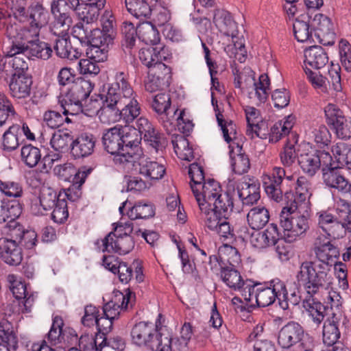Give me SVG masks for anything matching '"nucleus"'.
I'll list each match as a JSON object with an SVG mask.
<instances>
[{
	"instance_id": "obj_42",
	"label": "nucleus",
	"mask_w": 351,
	"mask_h": 351,
	"mask_svg": "<svg viewBox=\"0 0 351 351\" xmlns=\"http://www.w3.org/2000/svg\"><path fill=\"white\" fill-rule=\"evenodd\" d=\"M234 187L228 186L227 189L216 197L211 203V206L219 210L223 215L230 217L234 208Z\"/></svg>"
},
{
	"instance_id": "obj_60",
	"label": "nucleus",
	"mask_w": 351,
	"mask_h": 351,
	"mask_svg": "<svg viewBox=\"0 0 351 351\" xmlns=\"http://www.w3.org/2000/svg\"><path fill=\"white\" fill-rule=\"evenodd\" d=\"M16 115L14 106L8 96L0 93V127L5 125L10 117L14 118Z\"/></svg>"
},
{
	"instance_id": "obj_19",
	"label": "nucleus",
	"mask_w": 351,
	"mask_h": 351,
	"mask_svg": "<svg viewBox=\"0 0 351 351\" xmlns=\"http://www.w3.org/2000/svg\"><path fill=\"white\" fill-rule=\"evenodd\" d=\"M99 29H94L90 31V38L88 42L89 47L87 50V56L94 61L101 62L107 60L109 46L113 44L110 38H102Z\"/></svg>"
},
{
	"instance_id": "obj_29",
	"label": "nucleus",
	"mask_w": 351,
	"mask_h": 351,
	"mask_svg": "<svg viewBox=\"0 0 351 351\" xmlns=\"http://www.w3.org/2000/svg\"><path fill=\"white\" fill-rule=\"evenodd\" d=\"M55 35L57 37L53 48L57 56L71 60L78 59L81 56V50L71 45L69 32Z\"/></svg>"
},
{
	"instance_id": "obj_55",
	"label": "nucleus",
	"mask_w": 351,
	"mask_h": 351,
	"mask_svg": "<svg viewBox=\"0 0 351 351\" xmlns=\"http://www.w3.org/2000/svg\"><path fill=\"white\" fill-rule=\"evenodd\" d=\"M155 214V210L152 204L149 202H136L128 212V216L130 220L138 219H148Z\"/></svg>"
},
{
	"instance_id": "obj_61",
	"label": "nucleus",
	"mask_w": 351,
	"mask_h": 351,
	"mask_svg": "<svg viewBox=\"0 0 351 351\" xmlns=\"http://www.w3.org/2000/svg\"><path fill=\"white\" fill-rule=\"evenodd\" d=\"M102 29L100 32L104 38H110V41L114 40L116 36V21L114 16L108 11H105L101 16Z\"/></svg>"
},
{
	"instance_id": "obj_30",
	"label": "nucleus",
	"mask_w": 351,
	"mask_h": 351,
	"mask_svg": "<svg viewBox=\"0 0 351 351\" xmlns=\"http://www.w3.org/2000/svg\"><path fill=\"white\" fill-rule=\"evenodd\" d=\"M9 45L5 47L3 51V53L8 54V56L10 58L11 64L14 71H16V75L28 74L27 73L28 63L26 60L27 56L24 51H16V49H14L20 47L19 42L14 39H9Z\"/></svg>"
},
{
	"instance_id": "obj_4",
	"label": "nucleus",
	"mask_w": 351,
	"mask_h": 351,
	"mask_svg": "<svg viewBox=\"0 0 351 351\" xmlns=\"http://www.w3.org/2000/svg\"><path fill=\"white\" fill-rule=\"evenodd\" d=\"M212 103L216 112L217 121L223 132L224 140L230 143L229 154L231 159V167L234 173L243 175L247 173L250 168V161L247 155L241 153L242 147L233 141L237 137L236 124L230 119H226L221 112L219 111L218 106L214 104V98H212Z\"/></svg>"
},
{
	"instance_id": "obj_63",
	"label": "nucleus",
	"mask_w": 351,
	"mask_h": 351,
	"mask_svg": "<svg viewBox=\"0 0 351 351\" xmlns=\"http://www.w3.org/2000/svg\"><path fill=\"white\" fill-rule=\"evenodd\" d=\"M331 151L333 156L330 155V158H329V162L327 163V165H335L337 167H344L346 165L349 156L346 153L344 143H337L332 147Z\"/></svg>"
},
{
	"instance_id": "obj_36",
	"label": "nucleus",
	"mask_w": 351,
	"mask_h": 351,
	"mask_svg": "<svg viewBox=\"0 0 351 351\" xmlns=\"http://www.w3.org/2000/svg\"><path fill=\"white\" fill-rule=\"evenodd\" d=\"M24 138H21V130L19 124H12L3 134L1 149L5 152H12L20 145H24Z\"/></svg>"
},
{
	"instance_id": "obj_7",
	"label": "nucleus",
	"mask_w": 351,
	"mask_h": 351,
	"mask_svg": "<svg viewBox=\"0 0 351 351\" xmlns=\"http://www.w3.org/2000/svg\"><path fill=\"white\" fill-rule=\"evenodd\" d=\"M123 34L122 47L133 55L135 49L136 36L147 45H156L160 42L158 30L151 23H144L137 28L132 23L125 22L121 27Z\"/></svg>"
},
{
	"instance_id": "obj_32",
	"label": "nucleus",
	"mask_w": 351,
	"mask_h": 351,
	"mask_svg": "<svg viewBox=\"0 0 351 351\" xmlns=\"http://www.w3.org/2000/svg\"><path fill=\"white\" fill-rule=\"evenodd\" d=\"M116 274L118 275L119 281L125 285L130 283L134 279V275L137 282H141L144 280L143 266L141 262L138 260L134 261L130 265L126 262H123L118 267Z\"/></svg>"
},
{
	"instance_id": "obj_9",
	"label": "nucleus",
	"mask_w": 351,
	"mask_h": 351,
	"mask_svg": "<svg viewBox=\"0 0 351 351\" xmlns=\"http://www.w3.org/2000/svg\"><path fill=\"white\" fill-rule=\"evenodd\" d=\"M213 20L214 24L221 34L232 38L234 48L237 51L236 53L240 56L237 58L240 62H243L246 58L247 51L242 39L237 36L238 26L232 14L227 10L216 9L213 13Z\"/></svg>"
},
{
	"instance_id": "obj_40",
	"label": "nucleus",
	"mask_w": 351,
	"mask_h": 351,
	"mask_svg": "<svg viewBox=\"0 0 351 351\" xmlns=\"http://www.w3.org/2000/svg\"><path fill=\"white\" fill-rule=\"evenodd\" d=\"M120 128L115 126L106 130L102 135V144L104 149L117 156L123 147V139Z\"/></svg>"
},
{
	"instance_id": "obj_21",
	"label": "nucleus",
	"mask_w": 351,
	"mask_h": 351,
	"mask_svg": "<svg viewBox=\"0 0 351 351\" xmlns=\"http://www.w3.org/2000/svg\"><path fill=\"white\" fill-rule=\"evenodd\" d=\"M244 112L247 121L246 135L252 139L254 137L267 138L266 130L263 128L265 122L262 119L260 110L247 106L244 108Z\"/></svg>"
},
{
	"instance_id": "obj_17",
	"label": "nucleus",
	"mask_w": 351,
	"mask_h": 351,
	"mask_svg": "<svg viewBox=\"0 0 351 351\" xmlns=\"http://www.w3.org/2000/svg\"><path fill=\"white\" fill-rule=\"evenodd\" d=\"M136 295L130 289L125 290V293L119 291L114 293L112 300L103 307L102 315L114 320L119 316L121 310L132 308L135 304Z\"/></svg>"
},
{
	"instance_id": "obj_24",
	"label": "nucleus",
	"mask_w": 351,
	"mask_h": 351,
	"mask_svg": "<svg viewBox=\"0 0 351 351\" xmlns=\"http://www.w3.org/2000/svg\"><path fill=\"white\" fill-rule=\"evenodd\" d=\"M93 88V85L90 81L78 77L61 97L64 99V102L82 104V101L89 96Z\"/></svg>"
},
{
	"instance_id": "obj_8",
	"label": "nucleus",
	"mask_w": 351,
	"mask_h": 351,
	"mask_svg": "<svg viewBox=\"0 0 351 351\" xmlns=\"http://www.w3.org/2000/svg\"><path fill=\"white\" fill-rule=\"evenodd\" d=\"M253 290H250L249 297H243L250 308L266 307L272 304L276 300L278 301V294L284 289V282L278 278L273 279L263 283L254 281Z\"/></svg>"
},
{
	"instance_id": "obj_47",
	"label": "nucleus",
	"mask_w": 351,
	"mask_h": 351,
	"mask_svg": "<svg viewBox=\"0 0 351 351\" xmlns=\"http://www.w3.org/2000/svg\"><path fill=\"white\" fill-rule=\"evenodd\" d=\"M162 51L163 49L159 50L158 47L142 48L138 52V58L142 64L147 68L156 69L159 64H163L162 61L165 59L162 55Z\"/></svg>"
},
{
	"instance_id": "obj_49",
	"label": "nucleus",
	"mask_w": 351,
	"mask_h": 351,
	"mask_svg": "<svg viewBox=\"0 0 351 351\" xmlns=\"http://www.w3.org/2000/svg\"><path fill=\"white\" fill-rule=\"evenodd\" d=\"M113 79L114 82L110 84L119 90L123 97L135 95L136 93L130 83V74L127 69L115 70Z\"/></svg>"
},
{
	"instance_id": "obj_37",
	"label": "nucleus",
	"mask_w": 351,
	"mask_h": 351,
	"mask_svg": "<svg viewBox=\"0 0 351 351\" xmlns=\"http://www.w3.org/2000/svg\"><path fill=\"white\" fill-rule=\"evenodd\" d=\"M318 297L308 296V298L303 302L304 308L317 324H321L325 316L329 315L330 311H332V306L329 308L328 306L324 305Z\"/></svg>"
},
{
	"instance_id": "obj_54",
	"label": "nucleus",
	"mask_w": 351,
	"mask_h": 351,
	"mask_svg": "<svg viewBox=\"0 0 351 351\" xmlns=\"http://www.w3.org/2000/svg\"><path fill=\"white\" fill-rule=\"evenodd\" d=\"M40 149L31 143H24L21 149V158L28 167H35L41 160Z\"/></svg>"
},
{
	"instance_id": "obj_43",
	"label": "nucleus",
	"mask_w": 351,
	"mask_h": 351,
	"mask_svg": "<svg viewBox=\"0 0 351 351\" xmlns=\"http://www.w3.org/2000/svg\"><path fill=\"white\" fill-rule=\"evenodd\" d=\"M171 97L169 94L159 93L156 95L152 101V108L157 113L158 121L165 128L167 127L168 110L171 107Z\"/></svg>"
},
{
	"instance_id": "obj_6",
	"label": "nucleus",
	"mask_w": 351,
	"mask_h": 351,
	"mask_svg": "<svg viewBox=\"0 0 351 351\" xmlns=\"http://www.w3.org/2000/svg\"><path fill=\"white\" fill-rule=\"evenodd\" d=\"M295 204L291 202L290 205L284 206L280 213V223L283 228L284 239L288 243L295 241L309 228L308 216L297 211L301 206Z\"/></svg>"
},
{
	"instance_id": "obj_50",
	"label": "nucleus",
	"mask_w": 351,
	"mask_h": 351,
	"mask_svg": "<svg viewBox=\"0 0 351 351\" xmlns=\"http://www.w3.org/2000/svg\"><path fill=\"white\" fill-rule=\"evenodd\" d=\"M247 220L253 230H260L269 222V210L265 206L254 207L248 212Z\"/></svg>"
},
{
	"instance_id": "obj_38",
	"label": "nucleus",
	"mask_w": 351,
	"mask_h": 351,
	"mask_svg": "<svg viewBox=\"0 0 351 351\" xmlns=\"http://www.w3.org/2000/svg\"><path fill=\"white\" fill-rule=\"evenodd\" d=\"M200 219L204 222V226L209 230H216L217 226L222 221L228 219L226 215L221 213L217 208L212 207L206 203H199Z\"/></svg>"
},
{
	"instance_id": "obj_1",
	"label": "nucleus",
	"mask_w": 351,
	"mask_h": 351,
	"mask_svg": "<svg viewBox=\"0 0 351 351\" xmlns=\"http://www.w3.org/2000/svg\"><path fill=\"white\" fill-rule=\"evenodd\" d=\"M295 278L308 296L313 297L319 296L324 292L329 293L332 283L331 270L326 265H318L313 261H304L300 264Z\"/></svg>"
},
{
	"instance_id": "obj_57",
	"label": "nucleus",
	"mask_w": 351,
	"mask_h": 351,
	"mask_svg": "<svg viewBox=\"0 0 351 351\" xmlns=\"http://www.w3.org/2000/svg\"><path fill=\"white\" fill-rule=\"evenodd\" d=\"M97 97L100 98L103 107L112 110H117L119 106V101L123 99L122 93L110 84H108L106 93L99 94Z\"/></svg>"
},
{
	"instance_id": "obj_14",
	"label": "nucleus",
	"mask_w": 351,
	"mask_h": 351,
	"mask_svg": "<svg viewBox=\"0 0 351 351\" xmlns=\"http://www.w3.org/2000/svg\"><path fill=\"white\" fill-rule=\"evenodd\" d=\"M329 152L312 147L304 150L298 156L299 166L302 171L310 177L314 176L320 168L329 162Z\"/></svg>"
},
{
	"instance_id": "obj_64",
	"label": "nucleus",
	"mask_w": 351,
	"mask_h": 351,
	"mask_svg": "<svg viewBox=\"0 0 351 351\" xmlns=\"http://www.w3.org/2000/svg\"><path fill=\"white\" fill-rule=\"evenodd\" d=\"M339 54L341 66L348 73H351V45L341 39L339 43Z\"/></svg>"
},
{
	"instance_id": "obj_56",
	"label": "nucleus",
	"mask_w": 351,
	"mask_h": 351,
	"mask_svg": "<svg viewBox=\"0 0 351 351\" xmlns=\"http://www.w3.org/2000/svg\"><path fill=\"white\" fill-rule=\"evenodd\" d=\"M303 19H296L293 24V34L295 39L300 43L312 39V31L310 30L308 16Z\"/></svg>"
},
{
	"instance_id": "obj_22",
	"label": "nucleus",
	"mask_w": 351,
	"mask_h": 351,
	"mask_svg": "<svg viewBox=\"0 0 351 351\" xmlns=\"http://www.w3.org/2000/svg\"><path fill=\"white\" fill-rule=\"evenodd\" d=\"M10 283V289L14 297L19 301V305L21 307V312L29 313L34 302L33 294H29L27 291L26 285L24 282L17 280L14 274H10L8 276Z\"/></svg>"
},
{
	"instance_id": "obj_35",
	"label": "nucleus",
	"mask_w": 351,
	"mask_h": 351,
	"mask_svg": "<svg viewBox=\"0 0 351 351\" xmlns=\"http://www.w3.org/2000/svg\"><path fill=\"white\" fill-rule=\"evenodd\" d=\"M200 189L201 191H199L196 193H193L198 206H199V203L211 205L212 202L224 191L219 182L214 179L207 180L203 183Z\"/></svg>"
},
{
	"instance_id": "obj_15",
	"label": "nucleus",
	"mask_w": 351,
	"mask_h": 351,
	"mask_svg": "<svg viewBox=\"0 0 351 351\" xmlns=\"http://www.w3.org/2000/svg\"><path fill=\"white\" fill-rule=\"evenodd\" d=\"M220 278L232 290L239 291L242 297H249L250 290H253L254 280H244L237 267L228 266L226 264L220 265Z\"/></svg>"
},
{
	"instance_id": "obj_41",
	"label": "nucleus",
	"mask_w": 351,
	"mask_h": 351,
	"mask_svg": "<svg viewBox=\"0 0 351 351\" xmlns=\"http://www.w3.org/2000/svg\"><path fill=\"white\" fill-rule=\"evenodd\" d=\"M139 173L150 180H158L164 177L166 169L161 162L145 157L139 162Z\"/></svg>"
},
{
	"instance_id": "obj_44",
	"label": "nucleus",
	"mask_w": 351,
	"mask_h": 351,
	"mask_svg": "<svg viewBox=\"0 0 351 351\" xmlns=\"http://www.w3.org/2000/svg\"><path fill=\"white\" fill-rule=\"evenodd\" d=\"M145 156L143 154V149L141 145H123L120 152L114 157L117 163L125 164L127 162H138L144 159Z\"/></svg>"
},
{
	"instance_id": "obj_62",
	"label": "nucleus",
	"mask_w": 351,
	"mask_h": 351,
	"mask_svg": "<svg viewBox=\"0 0 351 351\" xmlns=\"http://www.w3.org/2000/svg\"><path fill=\"white\" fill-rule=\"evenodd\" d=\"M278 304L283 310L289 309L291 306H295L298 305L301 300L299 291H293L289 293L285 282L284 289H282V291L278 294Z\"/></svg>"
},
{
	"instance_id": "obj_26",
	"label": "nucleus",
	"mask_w": 351,
	"mask_h": 351,
	"mask_svg": "<svg viewBox=\"0 0 351 351\" xmlns=\"http://www.w3.org/2000/svg\"><path fill=\"white\" fill-rule=\"evenodd\" d=\"M136 97V93L132 96L123 97L117 109L116 113L119 112L118 120H122L125 124H129L139 116L141 108Z\"/></svg>"
},
{
	"instance_id": "obj_5",
	"label": "nucleus",
	"mask_w": 351,
	"mask_h": 351,
	"mask_svg": "<svg viewBox=\"0 0 351 351\" xmlns=\"http://www.w3.org/2000/svg\"><path fill=\"white\" fill-rule=\"evenodd\" d=\"M132 343L151 351H172L173 339L171 335L160 338L154 324L139 322L133 326L131 332Z\"/></svg>"
},
{
	"instance_id": "obj_51",
	"label": "nucleus",
	"mask_w": 351,
	"mask_h": 351,
	"mask_svg": "<svg viewBox=\"0 0 351 351\" xmlns=\"http://www.w3.org/2000/svg\"><path fill=\"white\" fill-rule=\"evenodd\" d=\"M125 4L128 11L136 19H147L152 14L149 0H125Z\"/></svg>"
},
{
	"instance_id": "obj_34",
	"label": "nucleus",
	"mask_w": 351,
	"mask_h": 351,
	"mask_svg": "<svg viewBox=\"0 0 351 351\" xmlns=\"http://www.w3.org/2000/svg\"><path fill=\"white\" fill-rule=\"evenodd\" d=\"M304 68L319 69L328 62V57L325 50L318 45L308 47L304 51Z\"/></svg>"
},
{
	"instance_id": "obj_3",
	"label": "nucleus",
	"mask_w": 351,
	"mask_h": 351,
	"mask_svg": "<svg viewBox=\"0 0 351 351\" xmlns=\"http://www.w3.org/2000/svg\"><path fill=\"white\" fill-rule=\"evenodd\" d=\"M113 229L104 239L97 240L96 245L103 252L116 253L125 255L134 247V236H138L141 230H134L133 223L130 221L113 223Z\"/></svg>"
},
{
	"instance_id": "obj_10",
	"label": "nucleus",
	"mask_w": 351,
	"mask_h": 351,
	"mask_svg": "<svg viewBox=\"0 0 351 351\" xmlns=\"http://www.w3.org/2000/svg\"><path fill=\"white\" fill-rule=\"evenodd\" d=\"M311 339L300 324L291 321L279 330L278 344L283 350L296 351L302 346H309Z\"/></svg>"
},
{
	"instance_id": "obj_31",
	"label": "nucleus",
	"mask_w": 351,
	"mask_h": 351,
	"mask_svg": "<svg viewBox=\"0 0 351 351\" xmlns=\"http://www.w3.org/2000/svg\"><path fill=\"white\" fill-rule=\"evenodd\" d=\"M319 240V239L316 240L314 247V252L317 260L313 261L318 265H325L328 269L331 270L332 264L335 263L334 259L339 256V250L330 241H328L321 243Z\"/></svg>"
},
{
	"instance_id": "obj_11",
	"label": "nucleus",
	"mask_w": 351,
	"mask_h": 351,
	"mask_svg": "<svg viewBox=\"0 0 351 351\" xmlns=\"http://www.w3.org/2000/svg\"><path fill=\"white\" fill-rule=\"evenodd\" d=\"M284 179L295 181L293 175L287 176L283 167L275 166L267 173L262 176L263 186L267 196L276 202L282 200L284 191L282 188ZM286 198L293 197V194L285 192Z\"/></svg>"
},
{
	"instance_id": "obj_18",
	"label": "nucleus",
	"mask_w": 351,
	"mask_h": 351,
	"mask_svg": "<svg viewBox=\"0 0 351 351\" xmlns=\"http://www.w3.org/2000/svg\"><path fill=\"white\" fill-rule=\"evenodd\" d=\"M171 79V68L165 64H159L156 69L149 71L144 80L145 89L149 93L164 90L170 85Z\"/></svg>"
},
{
	"instance_id": "obj_53",
	"label": "nucleus",
	"mask_w": 351,
	"mask_h": 351,
	"mask_svg": "<svg viewBox=\"0 0 351 351\" xmlns=\"http://www.w3.org/2000/svg\"><path fill=\"white\" fill-rule=\"evenodd\" d=\"M174 152L179 158L183 160L191 161L194 158L193 147L187 138L182 135L176 136L172 140Z\"/></svg>"
},
{
	"instance_id": "obj_13",
	"label": "nucleus",
	"mask_w": 351,
	"mask_h": 351,
	"mask_svg": "<svg viewBox=\"0 0 351 351\" xmlns=\"http://www.w3.org/2000/svg\"><path fill=\"white\" fill-rule=\"evenodd\" d=\"M9 39L16 40L20 47L14 48L16 51H24L27 57L48 60L51 57L53 50L51 45L39 39V36L25 39L21 38L16 29H10V34H6Z\"/></svg>"
},
{
	"instance_id": "obj_59",
	"label": "nucleus",
	"mask_w": 351,
	"mask_h": 351,
	"mask_svg": "<svg viewBox=\"0 0 351 351\" xmlns=\"http://www.w3.org/2000/svg\"><path fill=\"white\" fill-rule=\"evenodd\" d=\"M73 140V137L69 132L58 130L53 133L50 140V144L55 150L64 152L71 147Z\"/></svg>"
},
{
	"instance_id": "obj_39",
	"label": "nucleus",
	"mask_w": 351,
	"mask_h": 351,
	"mask_svg": "<svg viewBox=\"0 0 351 351\" xmlns=\"http://www.w3.org/2000/svg\"><path fill=\"white\" fill-rule=\"evenodd\" d=\"M50 12L54 21L51 32L55 34H62L68 32L73 23L72 17L69 12L60 11V5H50Z\"/></svg>"
},
{
	"instance_id": "obj_28",
	"label": "nucleus",
	"mask_w": 351,
	"mask_h": 351,
	"mask_svg": "<svg viewBox=\"0 0 351 351\" xmlns=\"http://www.w3.org/2000/svg\"><path fill=\"white\" fill-rule=\"evenodd\" d=\"M96 139L92 134L83 133L71 143V154L75 158L89 156L94 151Z\"/></svg>"
},
{
	"instance_id": "obj_20",
	"label": "nucleus",
	"mask_w": 351,
	"mask_h": 351,
	"mask_svg": "<svg viewBox=\"0 0 351 351\" xmlns=\"http://www.w3.org/2000/svg\"><path fill=\"white\" fill-rule=\"evenodd\" d=\"M311 25L322 45L332 46L335 44L336 34L330 18L322 14H317L312 20Z\"/></svg>"
},
{
	"instance_id": "obj_27",
	"label": "nucleus",
	"mask_w": 351,
	"mask_h": 351,
	"mask_svg": "<svg viewBox=\"0 0 351 351\" xmlns=\"http://www.w3.org/2000/svg\"><path fill=\"white\" fill-rule=\"evenodd\" d=\"M220 265L226 264L228 266L237 267L241 263V255L238 250L230 245L224 244L219 249V257L215 255L209 256V264L213 272L217 271L215 267L212 265L213 262Z\"/></svg>"
},
{
	"instance_id": "obj_12",
	"label": "nucleus",
	"mask_w": 351,
	"mask_h": 351,
	"mask_svg": "<svg viewBox=\"0 0 351 351\" xmlns=\"http://www.w3.org/2000/svg\"><path fill=\"white\" fill-rule=\"evenodd\" d=\"M138 133L152 154H163L168 145L165 135L160 132L154 124L145 117H141L136 121Z\"/></svg>"
},
{
	"instance_id": "obj_2",
	"label": "nucleus",
	"mask_w": 351,
	"mask_h": 351,
	"mask_svg": "<svg viewBox=\"0 0 351 351\" xmlns=\"http://www.w3.org/2000/svg\"><path fill=\"white\" fill-rule=\"evenodd\" d=\"M50 19L48 10L43 5V0L32 3L25 10L23 15H19L14 19L13 24L6 28V34L10 29H16L21 38L25 39L40 36L41 29L46 27Z\"/></svg>"
},
{
	"instance_id": "obj_23",
	"label": "nucleus",
	"mask_w": 351,
	"mask_h": 351,
	"mask_svg": "<svg viewBox=\"0 0 351 351\" xmlns=\"http://www.w3.org/2000/svg\"><path fill=\"white\" fill-rule=\"evenodd\" d=\"M60 196L53 188L43 186L40 189L38 203L32 202L31 210L36 215H43L45 211L51 210L58 203Z\"/></svg>"
},
{
	"instance_id": "obj_58",
	"label": "nucleus",
	"mask_w": 351,
	"mask_h": 351,
	"mask_svg": "<svg viewBox=\"0 0 351 351\" xmlns=\"http://www.w3.org/2000/svg\"><path fill=\"white\" fill-rule=\"evenodd\" d=\"M189 176L191 178L190 184L193 193H196L200 190L203 183L207 181L205 180L203 167L196 162L191 164Z\"/></svg>"
},
{
	"instance_id": "obj_46",
	"label": "nucleus",
	"mask_w": 351,
	"mask_h": 351,
	"mask_svg": "<svg viewBox=\"0 0 351 351\" xmlns=\"http://www.w3.org/2000/svg\"><path fill=\"white\" fill-rule=\"evenodd\" d=\"M106 1L99 0L95 3H88V5H80L75 11L78 17L87 24L96 21L98 19L99 11L104 8Z\"/></svg>"
},
{
	"instance_id": "obj_52",
	"label": "nucleus",
	"mask_w": 351,
	"mask_h": 351,
	"mask_svg": "<svg viewBox=\"0 0 351 351\" xmlns=\"http://www.w3.org/2000/svg\"><path fill=\"white\" fill-rule=\"evenodd\" d=\"M105 337L97 334L82 335L79 339L78 346L82 351H104Z\"/></svg>"
},
{
	"instance_id": "obj_33",
	"label": "nucleus",
	"mask_w": 351,
	"mask_h": 351,
	"mask_svg": "<svg viewBox=\"0 0 351 351\" xmlns=\"http://www.w3.org/2000/svg\"><path fill=\"white\" fill-rule=\"evenodd\" d=\"M32 78L29 74L18 75L10 78L9 82V91L10 95L16 99H25L31 93Z\"/></svg>"
},
{
	"instance_id": "obj_45",
	"label": "nucleus",
	"mask_w": 351,
	"mask_h": 351,
	"mask_svg": "<svg viewBox=\"0 0 351 351\" xmlns=\"http://www.w3.org/2000/svg\"><path fill=\"white\" fill-rule=\"evenodd\" d=\"M238 195L244 205H253L260 199V184L258 183L242 182L238 187Z\"/></svg>"
},
{
	"instance_id": "obj_25",
	"label": "nucleus",
	"mask_w": 351,
	"mask_h": 351,
	"mask_svg": "<svg viewBox=\"0 0 351 351\" xmlns=\"http://www.w3.org/2000/svg\"><path fill=\"white\" fill-rule=\"evenodd\" d=\"M0 258L9 265H19L23 260L22 248L15 240L2 237L0 239Z\"/></svg>"
},
{
	"instance_id": "obj_16",
	"label": "nucleus",
	"mask_w": 351,
	"mask_h": 351,
	"mask_svg": "<svg viewBox=\"0 0 351 351\" xmlns=\"http://www.w3.org/2000/svg\"><path fill=\"white\" fill-rule=\"evenodd\" d=\"M326 123L334 130L337 136L341 139L351 137V119L336 105L328 104L324 108Z\"/></svg>"
},
{
	"instance_id": "obj_48",
	"label": "nucleus",
	"mask_w": 351,
	"mask_h": 351,
	"mask_svg": "<svg viewBox=\"0 0 351 351\" xmlns=\"http://www.w3.org/2000/svg\"><path fill=\"white\" fill-rule=\"evenodd\" d=\"M295 196L291 202H295L296 205L307 207L309 204V197L311 195L310 192L311 182L304 176H298L295 180Z\"/></svg>"
}]
</instances>
